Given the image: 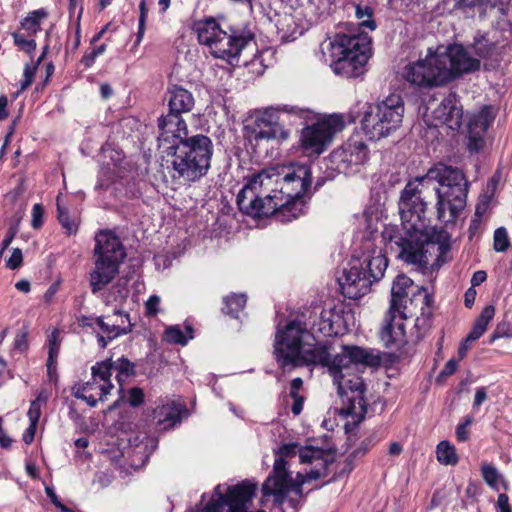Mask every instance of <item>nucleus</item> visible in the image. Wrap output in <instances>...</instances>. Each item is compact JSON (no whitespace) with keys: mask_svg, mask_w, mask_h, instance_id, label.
Here are the masks:
<instances>
[{"mask_svg":"<svg viewBox=\"0 0 512 512\" xmlns=\"http://www.w3.org/2000/svg\"><path fill=\"white\" fill-rule=\"evenodd\" d=\"M431 182L438 183L434 188L437 218L445 224L456 221L466 207L469 182L461 169L440 162L425 175L409 181L402 190L398 206L404 234L393 226L385 227L381 233L387 249L421 269L430 264L432 255L436 259L431 266L441 267L450 251L447 232L432 227L426 216L428 201L425 192Z\"/></svg>","mask_w":512,"mask_h":512,"instance_id":"1","label":"nucleus"},{"mask_svg":"<svg viewBox=\"0 0 512 512\" xmlns=\"http://www.w3.org/2000/svg\"><path fill=\"white\" fill-rule=\"evenodd\" d=\"M274 356L282 370L310 365L326 366L333 370L335 367L356 370L359 364L368 362L366 351L357 346H344L341 353L331 358L330 346L318 343L313 333L295 320L277 330Z\"/></svg>","mask_w":512,"mask_h":512,"instance_id":"2","label":"nucleus"},{"mask_svg":"<svg viewBox=\"0 0 512 512\" xmlns=\"http://www.w3.org/2000/svg\"><path fill=\"white\" fill-rule=\"evenodd\" d=\"M279 170L270 168L254 175L237 195L241 212L252 217L274 215L280 222H289L287 200L281 194Z\"/></svg>","mask_w":512,"mask_h":512,"instance_id":"3","label":"nucleus"},{"mask_svg":"<svg viewBox=\"0 0 512 512\" xmlns=\"http://www.w3.org/2000/svg\"><path fill=\"white\" fill-rule=\"evenodd\" d=\"M322 50L336 74L355 78L365 71L371 54V38L367 33L350 29L347 33H337L323 44Z\"/></svg>","mask_w":512,"mask_h":512,"instance_id":"4","label":"nucleus"},{"mask_svg":"<svg viewBox=\"0 0 512 512\" xmlns=\"http://www.w3.org/2000/svg\"><path fill=\"white\" fill-rule=\"evenodd\" d=\"M324 474L319 469H312L306 474L297 473L292 477L288 470L286 460L275 459L272 472L262 485L261 504L265 505L272 497L271 512H284L283 505L288 503L290 512H296L300 500L303 498V485L311 480H316Z\"/></svg>","mask_w":512,"mask_h":512,"instance_id":"5","label":"nucleus"},{"mask_svg":"<svg viewBox=\"0 0 512 512\" xmlns=\"http://www.w3.org/2000/svg\"><path fill=\"white\" fill-rule=\"evenodd\" d=\"M171 150L172 178L183 183L198 181L211 166L213 143L208 136L198 134L167 147Z\"/></svg>","mask_w":512,"mask_h":512,"instance_id":"6","label":"nucleus"},{"mask_svg":"<svg viewBox=\"0 0 512 512\" xmlns=\"http://www.w3.org/2000/svg\"><path fill=\"white\" fill-rule=\"evenodd\" d=\"M94 268L89 273L91 292L97 294L109 285L119 273L126 252L120 239L111 231H100L95 236Z\"/></svg>","mask_w":512,"mask_h":512,"instance_id":"7","label":"nucleus"},{"mask_svg":"<svg viewBox=\"0 0 512 512\" xmlns=\"http://www.w3.org/2000/svg\"><path fill=\"white\" fill-rule=\"evenodd\" d=\"M387 266L388 259L382 253L365 256L363 260L352 258L349 268L344 269L338 278L343 295L350 299L364 296L370 291L373 283L383 278Z\"/></svg>","mask_w":512,"mask_h":512,"instance_id":"8","label":"nucleus"},{"mask_svg":"<svg viewBox=\"0 0 512 512\" xmlns=\"http://www.w3.org/2000/svg\"><path fill=\"white\" fill-rule=\"evenodd\" d=\"M193 31L199 43L205 46L215 58L233 63L242 49L247 45L248 39L234 31L223 30L214 18H205L193 23Z\"/></svg>","mask_w":512,"mask_h":512,"instance_id":"9","label":"nucleus"},{"mask_svg":"<svg viewBox=\"0 0 512 512\" xmlns=\"http://www.w3.org/2000/svg\"><path fill=\"white\" fill-rule=\"evenodd\" d=\"M400 95L391 94L380 103L370 106L362 118V128L371 140H380L400 128L404 116Z\"/></svg>","mask_w":512,"mask_h":512,"instance_id":"10","label":"nucleus"},{"mask_svg":"<svg viewBox=\"0 0 512 512\" xmlns=\"http://www.w3.org/2000/svg\"><path fill=\"white\" fill-rule=\"evenodd\" d=\"M447 57L440 55L439 48L428 49L424 58L404 67L403 78L413 86L431 89L451 82V74L446 67Z\"/></svg>","mask_w":512,"mask_h":512,"instance_id":"11","label":"nucleus"},{"mask_svg":"<svg viewBox=\"0 0 512 512\" xmlns=\"http://www.w3.org/2000/svg\"><path fill=\"white\" fill-rule=\"evenodd\" d=\"M344 120L339 115H330L312 125L304 127L300 136V147L307 156H319L332 142L336 133L343 130Z\"/></svg>","mask_w":512,"mask_h":512,"instance_id":"12","label":"nucleus"},{"mask_svg":"<svg viewBox=\"0 0 512 512\" xmlns=\"http://www.w3.org/2000/svg\"><path fill=\"white\" fill-rule=\"evenodd\" d=\"M337 386L338 394L346 397L348 401L347 414L362 420L367 413V402L365 395V384L356 370L342 368L328 369Z\"/></svg>","mask_w":512,"mask_h":512,"instance_id":"13","label":"nucleus"},{"mask_svg":"<svg viewBox=\"0 0 512 512\" xmlns=\"http://www.w3.org/2000/svg\"><path fill=\"white\" fill-rule=\"evenodd\" d=\"M281 194L284 200H287V217L291 221L304 213V202L302 196L307 192L311 185L312 176L310 168L306 165H297L293 167L292 172L286 174L279 172Z\"/></svg>","mask_w":512,"mask_h":512,"instance_id":"14","label":"nucleus"},{"mask_svg":"<svg viewBox=\"0 0 512 512\" xmlns=\"http://www.w3.org/2000/svg\"><path fill=\"white\" fill-rule=\"evenodd\" d=\"M369 152L363 136L355 133L330 154L329 160L335 170L347 174L357 171L359 166L366 163Z\"/></svg>","mask_w":512,"mask_h":512,"instance_id":"15","label":"nucleus"},{"mask_svg":"<svg viewBox=\"0 0 512 512\" xmlns=\"http://www.w3.org/2000/svg\"><path fill=\"white\" fill-rule=\"evenodd\" d=\"M286 112L304 117L308 110L287 106L279 108H269L255 121L254 138L255 140H286L289 137V131L281 123L280 113Z\"/></svg>","mask_w":512,"mask_h":512,"instance_id":"16","label":"nucleus"},{"mask_svg":"<svg viewBox=\"0 0 512 512\" xmlns=\"http://www.w3.org/2000/svg\"><path fill=\"white\" fill-rule=\"evenodd\" d=\"M488 18L491 19L493 27L491 37L481 36L473 44L475 53L482 58L488 57L496 44L508 41L512 36L511 23L506 18L502 5H491Z\"/></svg>","mask_w":512,"mask_h":512,"instance_id":"17","label":"nucleus"},{"mask_svg":"<svg viewBox=\"0 0 512 512\" xmlns=\"http://www.w3.org/2000/svg\"><path fill=\"white\" fill-rule=\"evenodd\" d=\"M108 369L106 363L97 362L91 368L92 379L73 387L74 396L84 400L91 407H95L99 401H104L114 387L109 380Z\"/></svg>","mask_w":512,"mask_h":512,"instance_id":"18","label":"nucleus"},{"mask_svg":"<svg viewBox=\"0 0 512 512\" xmlns=\"http://www.w3.org/2000/svg\"><path fill=\"white\" fill-rule=\"evenodd\" d=\"M440 55L447 57L446 67L450 72L451 81L463 73L473 72L480 68V61L469 56L462 45L454 44L444 48L438 47Z\"/></svg>","mask_w":512,"mask_h":512,"instance_id":"19","label":"nucleus"},{"mask_svg":"<svg viewBox=\"0 0 512 512\" xmlns=\"http://www.w3.org/2000/svg\"><path fill=\"white\" fill-rule=\"evenodd\" d=\"M95 325L99 327L104 335L99 334L97 341L101 348H105L109 341L120 335H125L131 331L129 315L121 311H115L114 314L95 318Z\"/></svg>","mask_w":512,"mask_h":512,"instance_id":"20","label":"nucleus"},{"mask_svg":"<svg viewBox=\"0 0 512 512\" xmlns=\"http://www.w3.org/2000/svg\"><path fill=\"white\" fill-rule=\"evenodd\" d=\"M420 287H414L413 280L404 274L398 275L391 287L390 306L392 311L401 312L403 316H413V306H410V299Z\"/></svg>","mask_w":512,"mask_h":512,"instance_id":"21","label":"nucleus"},{"mask_svg":"<svg viewBox=\"0 0 512 512\" xmlns=\"http://www.w3.org/2000/svg\"><path fill=\"white\" fill-rule=\"evenodd\" d=\"M160 134L158 137L159 147L166 149L170 145H176L188 138V130L181 115L169 112L158 119Z\"/></svg>","mask_w":512,"mask_h":512,"instance_id":"22","label":"nucleus"},{"mask_svg":"<svg viewBox=\"0 0 512 512\" xmlns=\"http://www.w3.org/2000/svg\"><path fill=\"white\" fill-rule=\"evenodd\" d=\"M410 316H403L401 312L388 309L384 325L380 331V338L385 347L399 349L406 343L405 320Z\"/></svg>","mask_w":512,"mask_h":512,"instance_id":"23","label":"nucleus"},{"mask_svg":"<svg viewBox=\"0 0 512 512\" xmlns=\"http://www.w3.org/2000/svg\"><path fill=\"white\" fill-rule=\"evenodd\" d=\"M494 120L492 109L483 107L468 123V149L478 153L485 145V134Z\"/></svg>","mask_w":512,"mask_h":512,"instance_id":"24","label":"nucleus"},{"mask_svg":"<svg viewBox=\"0 0 512 512\" xmlns=\"http://www.w3.org/2000/svg\"><path fill=\"white\" fill-rule=\"evenodd\" d=\"M433 115L448 128L459 129L462 124L463 110L456 92H450L433 111Z\"/></svg>","mask_w":512,"mask_h":512,"instance_id":"25","label":"nucleus"},{"mask_svg":"<svg viewBox=\"0 0 512 512\" xmlns=\"http://www.w3.org/2000/svg\"><path fill=\"white\" fill-rule=\"evenodd\" d=\"M430 304L431 297L425 288H419L417 293L413 294L410 299V306H413L414 315H416V309L419 307L421 313L420 316L416 317L415 328L418 330L419 335L424 334L431 325L430 321Z\"/></svg>","mask_w":512,"mask_h":512,"instance_id":"26","label":"nucleus"},{"mask_svg":"<svg viewBox=\"0 0 512 512\" xmlns=\"http://www.w3.org/2000/svg\"><path fill=\"white\" fill-rule=\"evenodd\" d=\"M314 317L318 319H314L310 323H302L303 326L306 327V329L312 333L308 326H310L311 329H316L319 333H321L324 336H332L337 335L338 331L335 328L336 320L339 319V315L335 312L334 309H322L319 314L314 313ZM300 323V321H298Z\"/></svg>","mask_w":512,"mask_h":512,"instance_id":"27","label":"nucleus"},{"mask_svg":"<svg viewBox=\"0 0 512 512\" xmlns=\"http://www.w3.org/2000/svg\"><path fill=\"white\" fill-rule=\"evenodd\" d=\"M182 407L175 402H168L154 409L153 415L161 430L173 428L181 422Z\"/></svg>","mask_w":512,"mask_h":512,"instance_id":"28","label":"nucleus"},{"mask_svg":"<svg viewBox=\"0 0 512 512\" xmlns=\"http://www.w3.org/2000/svg\"><path fill=\"white\" fill-rule=\"evenodd\" d=\"M169 95V112L181 115L193 109L194 97L188 90L173 86L169 89Z\"/></svg>","mask_w":512,"mask_h":512,"instance_id":"29","label":"nucleus"},{"mask_svg":"<svg viewBox=\"0 0 512 512\" xmlns=\"http://www.w3.org/2000/svg\"><path fill=\"white\" fill-rule=\"evenodd\" d=\"M100 363H106L109 371V380L114 372H116V380L119 384V392H123V384L128 377L134 374V364L126 358H120L117 361L107 359Z\"/></svg>","mask_w":512,"mask_h":512,"instance_id":"30","label":"nucleus"},{"mask_svg":"<svg viewBox=\"0 0 512 512\" xmlns=\"http://www.w3.org/2000/svg\"><path fill=\"white\" fill-rule=\"evenodd\" d=\"M495 315V308L493 305H487L483 308L480 315L474 322L472 330L467 335V341H476L486 331L489 322Z\"/></svg>","mask_w":512,"mask_h":512,"instance_id":"31","label":"nucleus"},{"mask_svg":"<svg viewBox=\"0 0 512 512\" xmlns=\"http://www.w3.org/2000/svg\"><path fill=\"white\" fill-rule=\"evenodd\" d=\"M48 16L44 8L29 12L27 16L20 22V27L28 36L35 35L41 29V23Z\"/></svg>","mask_w":512,"mask_h":512,"instance_id":"32","label":"nucleus"},{"mask_svg":"<svg viewBox=\"0 0 512 512\" xmlns=\"http://www.w3.org/2000/svg\"><path fill=\"white\" fill-rule=\"evenodd\" d=\"M184 333L179 326H171L165 330V340L170 344L186 345L187 342L193 338V329L187 325Z\"/></svg>","mask_w":512,"mask_h":512,"instance_id":"33","label":"nucleus"},{"mask_svg":"<svg viewBox=\"0 0 512 512\" xmlns=\"http://www.w3.org/2000/svg\"><path fill=\"white\" fill-rule=\"evenodd\" d=\"M495 187L496 184L494 180H492L488 184L487 190L480 195L478 202L476 204L475 214L472 220L473 223H479L482 219V216L487 212L494 194Z\"/></svg>","mask_w":512,"mask_h":512,"instance_id":"34","label":"nucleus"},{"mask_svg":"<svg viewBox=\"0 0 512 512\" xmlns=\"http://www.w3.org/2000/svg\"><path fill=\"white\" fill-rule=\"evenodd\" d=\"M354 9V14L356 19L358 20V27L363 29L367 28L371 31L376 29V23L373 20V10L369 6H362L360 4H352Z\"/></svg>","mask_w":512,"mask_h":512,"instance_id":"35","label":"nucleus"},{"mask_svg":"<svg viewBox=\"0 0 512 512\" xmlns=\"http://www.w3.org/2000/svg\"><path fill=\"white\" fill-rule=\"evenodd\" d=\"M57 205V218L61 226L65 229L68 235L75 234L78 230V224L75 220L71 219L67 209L64 207L62 202V194H59L56 198Z\"/></svg>","mask_w":512,"mask_h":512,"instance_id":"36","label":"nucleus"},{"mask_svg":"<svg viewBox=\"0 0 512 512\" xmlns=\"http://www.w3.org/2000/svg\"><path fill=\"white\" fill-rule=\"evenodd\" d=\"M223 301V312L232 317H237L238 313L245 307L247 297L245 294H232L224 297Z\"/></svg>","mask_w":512,"mask_h":512,"instance_id":"37","label":"nucleus"},{"mask_svg":"<svg viewBox=\"0 0 512 512\" xmlns=\"http://www.w3.org/2000/svg\"><path fill=\"white\" fill-rule=\"evenodd\" d=\"M49 351L47 360V371L50 378L55 371L56 358L59 352L60 340L59 331L54 329L48 339Z\"/></svg>","mask_w":512,"mask_h":512,"instance_id":"38","label":"nucleus"},{"mask_svg":"<svg viewBox=\"0 0 512 512\" xmlns=\"http://www.w3.org/2000/svg\"><path fill=\"white\" fill-rule=\"evenodd\" d=\"M437 459L444 465H455L458 462L456 449L448 441H441L437 445Z\"/></svg>","mask_w":512,"mask_h":512,"instance_id":"39","label":"nucleus"},{"mask_svg":"<svg viewBox=\"0 0 512 512\" xmlns=\"http://www.w3.org/2000/svg\"><path fill=\"white\" fill-rule=\"evenodd\" d=\"M484 481L493 489L498 490L499 484L506 487L505 481L499 471L491 464H483L481 467Z\"/></svg>","mask_w":512,"mask_h":512,"instance_id":"40","label":"nucleus"},{"mask_svg":"<svg viewBox=\"0 0 512 512\" xmlns=\"http://www.w3.org/2000/svg\"><path fill=\"white\" fill-rule=\"evenodd\" d=\"M476 5L480 7V17H489V7L497 4L483 0H453L452 9L470 8Z\"/></svg>","mask_w":512,"mask_h":512,"instance_id":"41","label":"nucleus"},{"mask_svg":"<svg viewBox=\"0 0 512 512\" xmlns=\"http://www.w3.org/2000/svg\"><path fill=\"white\" fill-rule=\"evenodd\" d=\"M510 247V238L504 227L497 228L493 235V249L496 252H505Z\"/></svg>","mask_w":512,"mask_h":512,"instance_id":"42","label":"nucleus"},{"mask_svg":"<svg viewBox=\"0 0 512 512\" xmlns=\"http://www.w3.org/2000/svg\"><path fill=\"white\" fill-rule=\"evenodd\" d=\"M323 451L314 447H301L299 449V458L301 463H312L314 461L322 462Z\"/></svg>","mask_w":512,"mask_h":512,"instance_id":"43","label":"nucleus"},{"mask_svg":"<svg viewBox=\"0 0 512 512\" xmlns=\"http://www.w3.org/2000/svg\"><path fill=\"white\" fill-rule=\"evenodd\" d=\"M15 45L22 51L31 54L36 49V41L34 39H27L24 34L20 32L12 33Z\"/></svg>","mask_w":512,"mask_h":512,"instance_id":"44","label":"nucleus"},{"mask_svg":"<svg viewBox=\"0 0 512 512\" xmlns=\"http://www.w3.org/2000/svg\"><path fill=\"white\" fill-rule=\"evenodd\" d=\"M161 298L158 295H151L145 302V314L148 317L156 316L160 311Z\"/></svg>","mask_w":512,"mask_h":512,"instance_id":"45","label":"nucleus"},{"mask_svg":"<svg viewBox=\"0 0 512 512\" xmlns=\"http://www.w3.org/2000/svg\"><path fill=\"white\" fill-rule=\"evenodd\" d=\"M37 70V64L28 63L24 67V80L21 81V91L26 90L33 82L35 73Z\"/></svg>","mask_w":512,"mask_h":512,"instance_id":"46","label":"nucleus"},{"mask_svg":"<svg viewBox=\"0 0 512 512\" xmlns=\"http://www.w3.org/2000/svg\"><path fill=\"white\" fill-rule=\"evenodd\" d=\"M23 263V254L22 250L19 248H14L10 257L6 260V267L11 270H16L21 267Z\"/></svg>","mask_w":512,"mask_h":512,"instance_id":"47","label":"nucleus"},{"mask_svg":"<svg viewBox=\"0 0 512 512\" xmlns=\"http://www.w3.org/2000/svg\"><path fill=\"white\" fill-rule=\"evenodd\" d=\"M144 401V392L141 388L133 387L128 392V403L132 407L140 406Z\"/></svg>","mask_w":512,"mask_h":512,"instance_id":"48","label":"nucleus"},{"mask_svg":"<svg viewBox=\"0 0 512 512\" xmlns=\"http://www.w3.org/2000/svg\"><path fill=\"white\" fill-rule=\"evenodd\" d=\"M300 448L301 447L296 443L284 444L279 450L280 456L277 459L282 458L283 460H285L284 457H289L296 454L299 455Z\"/></svg>","mask_w":512,"mask_h":512,"instance_id":"49","label":"nucleus"},{"mask_svg":"<svg viewBox=\"0 0 512 512\" xmlns=\"http://www.w3.org/2000/svg\"><path fill=\"white\" fill-rule=\"evenodd\" d=\"M27 415L30 423L37 424L41 415V405L38 402L32 401Z\"/></svg>","mask_w":512,"mask_h":512,"instance_id":"50","label":"nucleus"},{"mask_svg":"<svg viewBox=\"0 0 512 512\" xmlns=\"http://www.w3.org/2000/svg\"><path fill=\"white\" fill-rule=\"evenodd\" d=\"M43 208L40 204H35L32 208V226L39 228L42 225Z\"/></svg>","mask_w":512,"mask_h":512,"instance_id":"51","label":"nucleus"},{"mask_svg":"<svg viewBox=\"0 0 512 512\" xmlns=\"http://www.w3.org/2000/svg\"><path fill=\"white\" fill-rule=\"evenodd\" d=\"M496 508L497 512H511L509 498L506 494H499Z\"/></svg>","mask_w":512,"mask_h":512,"instance_id":"52","label":"nucleus"},{"mask_svg":"<svg viewBox=\"0 0 512 512\" xmlns=\"http://www.w3.org/2000/svg\"><path fill=\"white\" fill-rule=\"evenodd\" d=\"M369 449V443H362V447L358 450H355L353 453L350 454V456L346 459V470L351 471L353 469L352 466V458H355L360 452L364 454Z\"/></svg>","mask_w":512,"mask_h":512,"instance_id":"53","label":"nucleus"},{"mask_svg":"<svg viewBox=\"0 0 512 512\" xmlns=\"http://www.w3.org/2000/svg\"><path fill=\"white\" fill-rule=\"evenodd\" d=\"M457 369V362L454 359H450L445 366L443 367L442 371L440 372V376L447 377L452 375Z\"/></svg>","mask_w":512,"mask_h":512,"instance_id":"54","label":"nucleus"},{"mask_svg":"<svg viewBox=\"0 0 512 512\" xmlns=\"http://www.w3.org/2000/svg\"><path fill=\"white\" fill-rule=\"evenodd\" d=\"M487 279V274L483 270H478L474 272L471 278V287L475 288L476 286L482 284Z\"/></svg>","mask_w":512,"mask_h":512,"instance_id":"55","label":"nucleus"},{"mask_svg":"<svg viewBox=\"0 0 512 512\" xmlns=\"http://www.w3.org/2000/svg\"><path fill=\"white\" fill-rule=\"evenodd\" d=\"M293 399V404L291 407V410L294 415H299L303 409V397L299 394H296V396H291Z\"/></svg>","mask_w":512,"mask_h":512,"instance_id":"56","label":"nucleus"},{"mask_svg":"<svg viewBox=\"0 0 512 512\" xmlns=\"http://www.w3.org/2000/svg\"><path fill=\"white\" fill-rule=\"evenodd\" d=\"M476 295H477L476 289L473 287H470L465 292L464 303H465L466 307L471 308L473 306V304L475 302Z\"/></svg>","mask_w":512,"mask_h":512,"instance_id":"57","label":"nucleus"},{"mask_svg":"<svg viewBox=\"0 0 512 512\" xmlns=\"http://www.w3.org/2000/svg\"><path fill=\"white\" fill-rule=\"evenodd\" d=\"M456 438L460 442H465L469 438V431L465 425L461 423L456 427Z\"/></svg>","mask_w":512,"mask_h":512,"instance_id":"58","label":"nucleus"},{"mask_svg":"<svg viewBox=\"0 0 512 512\" xmlns=\"http://www.w3.org/2000/svg\"><path fill=\"white\" fill-rule=\"evenodd\" d=\"M487 399L485 388H478L475 392L474 403L475 407H479Z\"/></svg>","mask_w":512,"mask_h":512,"instance_id":"59","label":"nucleus"},{"mask_svg":"<svg viewBox=\"0 0 512 512\" xmlns=\"http://www.w3.org/2000/svg\"><path fill=\"white\" fill-rule=\"evenodd\" d=\"M36 427H37V424L30 423L29 427L27 428L26 432L24 433L23 441L26 444H30L33 441L34 435H35V432H36Z\"/></svg>","mask_w":512,"mask_h":512,"instance_id":"60","label":"nucleus"},{"mask_svg":"<svg viewBox=\"0 0 512 512\" xmlns=\"http://www.w3.org/2000/svg\"><path fill=\"white\" fill-rule=\"evenodd\" d=\"M46 495L49 497L51 502L59 509L63 503L59 500L58 496L56 495L55 491L51 487L45 488Z\"/></svg>","mask_w":512,"mask_h":512,"instance_id":"61","label":"nucleus"},{"mask_svg":"<svg viewBox=\"0 0 512 512\" xmlns=\"http://www.w3.org/2000/svg\"><path fill=\"white\" fill-rule=\"evenodd\" d=\"M8 98L5 95L0 96V120H4L8 117L7 111Z\"/></svg>","mask_w":512,"mask_h":512,"instance_id":"62","label":"nucleus"},{"mask_svg":"<svg viewBox=\"0 0 512 512\" xmlns=\"http://www.w3.org/2000/svg\"><path fill=\"white\" fill-rule=\"evenodd\" d=\"M303 381L301 378H295L291 381L290 396H296L299 394L298 391L302 387Z\"/></svg>","mask_w":512,"mask_h":512,"instance_id":"63","label":"nucleus"},{"mask_svg":"<svg viewBox=\"0 0 512 512\" xmlns=\"http://www.w3.org/2000/svg\"><path fill=\"white\" fill-rule=\"evenodd\" d=\"M97 57L98 56L94 55V51L92 50L90 53H87L82 57L81 62L85 67H91Z\"/></svg>","mask_w":512,"mask_h":512,"instance_id":"64","label":"nucleus"}]
</instances>
